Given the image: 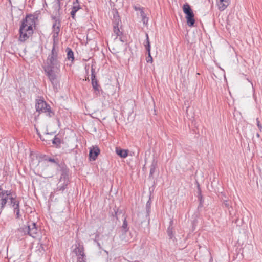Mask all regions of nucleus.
I'll return each instance as SVG.
<instances>
[{"instance_id":"1","label":"nucleus","mask_w":262,"mask_h":262,"mask_svg":"<svg viewBox=\"0 0 262 262\" xmlns=\"http://www.w3.org/2000/svg\"><path fill=\"white\" fill-rule=\"evenodd\" d=\"M62 59V56L59 52L58 45L53 43L43 69L55 91L58 90L60 86L58 75L60 73Z\"/></svg>"},{"instance_id":"2","label":"nucleus","mask_w":262,"mask_h":262,"mask_svg":"<svg viewBox=\"0 0 262 262\" xmlns=\"http://www.w3.org/2000/svg\"><path fill=\"white\" fill-rule=\"evenodd\" d=\"M37 18L34 15H28L25 19H23L19 28V40L24 42L28 39L33 33L32 27L35 25V19Z\"/></svg>"},{"instance_id":"3","label":"nucleus","mask_w":262,"mask_h":262,"mask_svg":"<svg viewBox=\"0 0 262 262\" xmlns=\"http://www.w3.org/2000/svg\"><path fill=\"white\" fill-rule=\"evenodd\" d=\"M35 108L37 112L40 113H45L49 117L54 115V113L51 111L50 105L42 99H36Z\"/></svg>"},{"instance_id":"4","label":"nucleus","mask_w":262,"mask_h":262,"mask_svg":"<svg viewBox=\"0 0 262 262\" xmlns=\"http://www.w3.org/2000/svg\"><path fill=\"white\" fill-rule=\"evenodd\" d=\"M14 197L11 195V191L4 190L0 186V214L6 206L10 198Z\"/></svg>"},{"instance_id":"5","label":"nucleus","mask_w":262,"mask_h":262,"mask_svg":"<svg viewBox=\"0 0 262 262\" xmlns=\"http://www.w3.org/2000/svg\"><path fill=\"white\" fill-rule=\"evenodd\" d=\"M52 19L53 20V24L52 25V32H53V43L58 45L57 40L59 35V33L61 27V21L59 18L55 16H52Z\"/></svg>"},{"instance_id":"6","label":"nucleus","mask_w":262,"mask_h":262,"mask_svg":"<svg viewBox=\"0 0 262 262\" xmlns=\"http://www.w3.org/2000/svg\"><path fill=\"white\" fill-rule=\"evenodd\" d=\"M10 205L13 209L15 219H19L21 216L20 209V200L17 198L16 195L14 197L10 198Z\"/></svg>"},{"instance_id":"7","label":"nucleus","mask_w":262,"mask_h":262,"mask_svg":"<svg viewBox=\"0 0 262 262\" xmlns=\"http://www.w3.org/2000/svg\"><path fill=\"white\" fill-rule=\"evenodd\" d=\"M183 11L186 14V18L187 23L189 26L192 27L194 26L195 20L194 19V13L192 10L189 4H186L183 5Z\"/></svg>"},{"instance_id":"8","label":"nucleus","mask_w":262,"mask_h":262,"mask_svg":"<svg viewBox=\"0 0 262 262\" xmlns=\"http://www.w3.org/2000/svg\"><path fill=\"white\" fill-rule=\"evenodd\" d=\"M28 235L32 237L33 238H36L38 234V229L36 226V223L34 222H29L28 223Z\"/></svg>"},{"instance_id":"9","label":"nucleus","mask_w":262,"mask_h":262,"mask_svg":"<svg viewBox=\"0 0 262 262\" xmlns=\"http://www.w3.org/2000/svg\"><path fill=\"white\" fill-rule=\"evenodd\" d=\"M134 8L137 12V15H140L143 23L144 25H146L148 23V18L144 13V8L139 5H136L134 7Z\"/></svg>"},{"instance_id":"10","label":"nucleus","mask_w":262,"mask_h":262,"mask_svg":"<svg viewBox=\"0 0 262 262\" xmlns=\"http://www.w3.org/2000/svg\"><path fill=\"white\" fill-rule=\"evenodd\" d=\"M95 70L92 66L91 67V79H92V84L93 88L94 89L96 94L97 95L99 93V85L98 83V81L96 78L95 74Z\"/></svg>"},{"instance_id":"11","label":"nucleus","mask_w":262,"mask_h":262,"mask_svg":"<svg viewBox=\"0 0 262 262\" xmlns=\"http://www.w3.org/2000/svg\"><path fill=\"white\" fill-rule=\"evenodd\" d=\"M146 38L144 41V46L148 53V57L146 58V61L147 62L151 63L152 62V57L150 54V45L149 37L147 34H146Z\"/></svg>"},{"instance_id":"12","label":"nucleus","mask_w":262,"mask_h":262,"mask_svg":"<svg viewBox=\"0 0 262 262\" xmlns=\"http://www.w3.org/2000/svg\"><path fill=\"white\" fill-rule=\"evenodd\" d=\"M100 154V149L97 146H93L90 148L89 152L90 158L93 160H95Z\"/></svg>"},{"instance_id":"13","label":"nucleus","mask_w":262,"mask_h":262,"mask_svg":"<svg viewBox=\"0 0 262 262\" xmlns=\"http://www.w3.org/2000/svg\"><path fill=\"white\" fill-rule=\"evenodd\" d=\"M73 6L72 8V11H71V15L73 19H75L76 13L81 8L80 5L79 4L78 0H75L73 3Z\"/></svg>"},{"instance_id":"14","label":"nucleus","mask_w":262,"mask_h":262,"mask_svg":"<svg viewBox=\"0 0 262 262\" xmlns=\"http://www.w3.org/2000/svg\"><path fill=\"white\" fill-rule=\"evenodd\" d=\"M219 9L221 11L224 10L229 5L228 0H220L217 3Z\"/></svg>"},{"instance_id":"15","label":"nucleus","mask_w":262,"mask_h":262,"mask_svg":"<svg viewBox=\"0 0 262 262\" xmlns=\"http://www.w3.org/2000/svg\"><path fill=\"white\" fill-rule=\"evenodd\" d=\"M17 232L18 234V235L24 236L28 234V225L26 226H23L18 228L17 230Z\"/></svg>"},{"instance_id":"16","label":"nucleus","mask_w":262,"mask_h":262,"mask_svg":"<svg viewBox=\"0 0 262 262\" xmlns=\"http://www.w3.org/2000/svg\"><path fill=\"white\" fill-rule=\"evenodd\" d=\"M116 151L117 155H119L121 158H125L128 155L127 150H124L119 148H116Z\"/></svg>"},{"instance_id":"17","label":"nucleus","mask_w":262,"mask_h":262,"mask_svg":"<svg viewBox=\"0 0 262 262\" xmlns=\"http://www.w3.org/2000/svg\"><path fill=\"white\" fill-rule=\"evenodd\" d=\"M74 252L75 253L78 257H82L83 258H84V253L83 248L77 247L74 250Z\"/></svg>"},{"instance_id":"18","label":"nucleus","mask_w":262,"mask_h":262,"mask_svg":"<svg viewBox=\"0 0 262 262\" xmlns=\"http://www.w3.org/2000/svg\"><path fill=\"white\" fill-rule=\"evenodd\" d=\"M157 166V162L154 160L152 161V163L150 167L149 177H152L153 174L155 173Z\"/></svg>"},{"instance_id":"19","label":"nucleus","mask_w":262,"mask_h":262,"mask_svg":"<svg viewBox=\"0 0 262 262\" xmlns=\"http://www.w3.org/2000/svg\"><path fill=\"white\" fill-rule=\"evenodd\" d=\"M66 51L67 52V59L69 60H71L73 61L74 59V53L72 49L69 48H67Z\"/></svg>"},{"instance_id":"20","label":"nucleus","mask_w":262,"mask_h":262,"mask_svg":"<svg viewBox=\"0 0 262 262\" xmlns=\"http://www.w3.org/2000/svg\"><path fill=\"white\" fill-rule=\"evenodd\" d=\"M68 179V172L66 170L63 171L61 176L60 178V182L64 181V183H65Z\"/></svg>"},{"instance_id":"21","label":"nucleus","mask_w":262,"mask_h":262,"mask_svg":"<svg viewBox=\"0 0 262 262\" xmlns=\"http://www.w3.org/2000/svg\"><path fill=\"white\" fill-rule=\"evenodd\" d=\"M113 32L116 35V38L117 36H119L121 34V32L118 28V26L117 25L114 26Z\"/></svg>"},{"instance_id":"22","label":"nucleus","mask_w":262,"mask_h":262,"mask_svg":"<svg viewBox=\"0 0 262 262\" xmlns=\"http://www.w3.org/2000/svg\"><path fill=\"white\" fill-rule=\"evenodd\" d=\"M53 144L56 145L57 146H59L61 142L60 138L57 137L56 136L54 137V139L52 140Z\"/></svg>"},{"instance_id":"23","label":"nucleus","mask_w":262,"mask_h":262,"mask_svg":"<svg viewBox=\"0 0 262 262\" xmlns=\"http://www.w3.org/2000/svg\"><path fill=\"white\" fill-rule=\"evenodd\" d=\"M150 207H151V200L149 199V200L147 202L146 204V211L148 213L149 212Z\"/></svg>"},{"instance_id":"24","label":"nucleus","mask_w":262,"mask_h":262,"mask_svg":"<svg viewBox=\"0 0 262 262\" xmlns=\"http://www.w3.org/2000/svg\"><path fill=\"white\" fill-rule=\"evenodd\" d=\"M46 160H47L49 162H53V163H55L58 166H59L58 162L55 159L49 158V159H46Z\"/></svg>"},{"instance_id":"25","label":"nucleus","mask_w":262,"mask_h":262,"mask_svg":"<svg viewBox=\"0 0 262 262\" xmlns=\"http://www.w3.org/2000/svg\"><path fill=\"white\" fill-rule=\"evenodd\" d=\"M167 234L169 237V238L172 239L173 237L172 231V229L170 227L168 228L167 229Z\"/></svg>"},{"instance_id":"26","label":"nucleus","mask_w":262,"mask_h":262,"mask_svg":"<svg viewBox=\"0 0 262 262\" xmlns=\"http://www.w3.org/2000/svg\"><path fill=\"white\" fill-rule=\"evenodd\" d=\"M256 123H257V126L259 130L261 132L262 130V125L260 124V121L258 118L256 119Z\"/></svg>"},{"instance_id":"27","label":"nucleus","mask_w":262,"mask_h":262,"mask_svg":"<svg viewBox=\"0 0 262 262\" xmlns=\"http://www.w3.org/2000/svg\"><path fill=\"white\" fill-rule=\"evenodd\" d=\"M224 204L225 206V207L227 208H229V207H230L229 202L227 200H225L224 201Z\"/></svg>"},{"instance_id":"28","label":"nucleus","mask_w":262,"mask_h":262,"mask_svg":"<svg viewBox=\"0 0 262 262\" xmlns=\"http://www.w3.org/2000/svg\"><path fill=\"white\" fill-rule=\"evenodd\" d=\"M77 262H85L84 258L82 257H79L77 258Z\"/></svg>"},{"instance_id":"29","label":"nucleus","mask_w":262,"mask_h":262,"mask_svg":"<svg viewBox=\"0 0 262 262\" xmlns=\"http://www.w3.org/2000/svg\"><path fill=\"white\" fill-rule=\"evenodd\" d=\"M199 199L200 201V205H202V202H203V197L201 194L199 195Z\"/></svg>"},{"instance_id":"30","label":"nucleus","mask_w":262,"mask_h":262,"mask_svg":"<svg viewBox=\"0 0 262 262\" xmlns=\"http://www.w3.org/2000/svg\"><path fill=\"white\" fill-rule=\"evenodd\" d=\"M55 2L56 5H57L58 8H60V0H55Z\"/></svg>"},{"instance_id":"31","label":"nucleus","mask_w":262,"mask_h":262,"mask_svg":"<svg viewBox=\"0 0 262 262\" xmlns=\"http://www.w3.org/2000/svg\"><path fill=\"white\" fill-rule=\"evenodd\" d=\"M127 224L126 222L125 221H124L123 222V225H122V227L123 228H126L127 227Z\"/></svg>"},{"instance_id":"32","label":"nucleus","mask_w":262,"mask_h":262,"mask_svg":"<svg viewBox=\"0 0 262 262\" xmlns=\"http://www.w3.org/2000/svg\"><path fill=\"white\" fill-rule=\"evenodd\" d=\"M95 237H96V238H98L99 237V234L98 233H97L95 235Z\"/></svg>"},{"instance_id":"33","label":"nucleus","mask_w":262,"mask_h":262,"mask_svg":"<svg viewBox=\"0 0 262 262\" xmlns=\"http://www.w3.org/2000/svg\"><path fill=\"white\" fill-rule=\"evenodd\" d=\"M94 242H95L97 243V242H98V238H96V237H95V238L94 239Z\"/></svg>"},{"instance_id":"34","label":"nucleus","mask_w":262,"mask_h":262,"mask_svg":"<svg viewBox=\"0 0 262 262\" xmlns=\"http://www.w3.org/2000/svg\"><path fill=\"white\" fill-rule=\"evenodd\" d=\"M97 245L100 248V243H99V242H97Z\"/></svg>"},{"instance_id":"35","label":"nucleus","mask_w":262,"mask_h":262,"mask_svg":"<svg viewBox=\"0 0 262 262\" xmlns=\"http://www.w3.org/2000/svg\"><path fill=\"white\" fill-rule=\"evenodd\" d=\"M256 136H257V137H259V136H260L259 134V133H257V134H256Z\"/></svg>"},{"instance_id":"36","label":"nucleus","mask_w":262,"mask_h":262,"mask_svg":"<svg viewBox=\"0 0 262 262\" xmlns=\"http://www.w3.org/2000/svg\"><path fill=\"white\" fill-rule=\"evenodd\" d=\"M40 139H41V140H43V141H44V140H45V139H42L41 137H40Z\"/></svg>"}]
</instances>
